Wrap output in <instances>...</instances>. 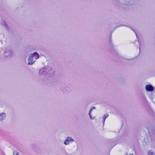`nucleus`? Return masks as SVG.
Masks as SVG:
<instances>
[{
  "instance_id": "1",
  "label": "nucleus",
  "mask_w": 155,
  "mask_h": 155,
  "mask_svg": "<svg viewBox=\"0 0 155 155\" xmlns=\"http://www.w3.org/2000/svg\"><path fill=\"white\" fill-rule=\"evenodd\" d=\"M39 57L38 54L37 52H35L33 54H30L28 60V64H32L39 58Z\"/></svg>"
},
{
  "instance_id": "8",
  "label": "nucleus",
  "mask_w": 155,
  "mask_h": 155,
  "mask_svg": "<svg viewBox=\"0 0 155 155\" xmlns=\"http://www.w3.org/2000/svg\"><path fill=\"white\" fill-rule=\"evenodd\" d=\"M149 154H150V155H154V153L153 152H149Z\"/></svg>"
},
{
  "instance_id": "3",
  "label": "nucleus",
  "mask_w": 155,
  "mask_h": 155,
  "mask_svg": "<svg viewBox=\"0 0 155 155\" xmlns=\"http://www.w3.org/2000/svg\"><path fill=\"white\" fill-rule=\"evenodd\" d=\"M73 141V139L71 137H68L64 141V143L65 145L69 144L70 141Z\"/></svg>"
},
{
  "instance_id": "4",
  "label": "nucleus",
  "mask_w": 155,
  "mask_h": 155,
  "mask_svg": "<svg viewBox=\"0 0 155 155\" xmlns=\"http://www.w3.org/2000/svg\"><path fill=\"white\" fill-rule=\"evenodd\" d=\"M5 117V114L2 113L0 114V120H2Z\"/></svg>"
},
{
  "instance_id": "2",
  "label": "nucleus",
  "mask_w": 155,
  "mask_h": 155,
  "mask_svg": "<svg viewBox=\"0 0 155 155\" xmlns=\"http://www.w3.org/2000/svg\"><path fill=\"white\" fill-rule=\"evenodd\" d=\"M146 89L147 91L151 92L154 91V88L152 85L150 84H148L146 85Z\"/></svg>"
},
{
  "instance_id": "7",
  "label": "nucleus",
  "mask_w": 155,
  "mask_h": 155,
  "mask_svg": "<svg viewBox=\"0 0 155 155\" xmlns=\"http://www.w3.org/2000/svg\"><path fill=\"white\" fill-rule=\"evenodd\" d=\"M95 107H92V108L90 110V111H89V115H90V117H91V110H92V109H95Z\"/></svg>"
},
{
  "instance_id": "6",
  "label": "nucleus",
  "mask_w": 155,
  "mask_h": 155,
  "mask_svg": "<svg viewBox=\"0 0 155 155\" xmlns=\"http://www.w3.org/2000/svg\"><path fill=\"white\" fill-rule=\"evenodd\" d=\"M13 155H19L18 152L17 151H15L14 152Z\"/></svg>"
},
{
  "instance_id": "5",
  "label": "nucleus",
  "mask_w": 155,
  "mask_h": 155,
  "mask_svg": "<svg viewBox=\"0 0 155 155\" xmlns=\"http://www.w3.org/2000/svg\"><path fill=\"white\" fill-rule=\"evenodd\" d=\"M108 116V114H106L104 115V117H103V120H104V123L105 120L106 119Z\"/></svg>"
}]
</instances>
